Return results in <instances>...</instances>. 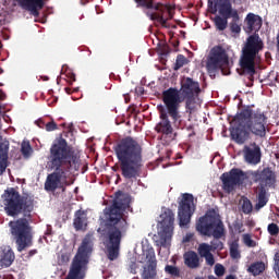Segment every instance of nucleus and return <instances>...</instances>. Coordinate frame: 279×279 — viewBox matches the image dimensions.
<instances>
[{
    "instance_id": "f257e3e1",
    "label": "nucleus",
    "mask_w": 279,
    "mask_h": 279,
    "mask_svg": "<svg viewBox=\"0 0 279 279\" xmlns=\"http://www.w3.org/2000/svg\"><path fill=\"white\" fill-rule=\"evenodd\" d=\"M2 204L7 217L16 219L9 222L10 233L15 242L17 252H24L34 245V233H32V213H34V199L32 196H23L16 189L9 187L2 194Z\"/></svg>"
},
{
    "instance_id": "f03ea898",
    "label": "nucleus",
    "mask_w": 279,
    "mask_h": 279,
    "mask_svg": "<svg viewBox=\"0 0 279 279\" xmlns=\"http://www.w3.org/2000/svg\"><path fill=\"white\" fill-rule=\"evenodd\" d=\"M48 167L53 172L46 178L45 191L53 193L61 189L62 193H64L66 186L73 184V181H69L71 171L80 170V156L75 153L73 146H69L64 137L57 138L51 145Z\"/></svg>"
},
{
    "instance_id": "7ed1b4c3",
    "label": "nucleus",
    "mask_w": 279,
    "mask_h": 279,
    "mask_svg": "<svg viewBox=\"0 0 279 279\" xmlns=\"http://www.w3.org/2000/svg\"><path fill=\"white\" fill-rule=\"evenodd\" d=\"M199 93H202L199 82L189 76L181 78L180 89L177 87H169L162 92V102L174 125L184 128V124H182V114H180V106L185 101V110L191 117L196 110L195 104L196 99L199 97Z\"/></svg>"
},
{
    "instance_id": "20e7f679",
    "label": "nucleus",
    "mask_w": 279,
    "mask_h": 279,
    "mask_svg": "<svg viewBox=\"0 0 279 279\" xmlns=\"http://www.w3.org/2000/svg\"><path fill=\"white\" fill-rule=\"evenodd\" d=\"M117 196L113 204L106 213L104 220L102 234L107 236V256L109 260H117L119 258V250L121 247V239L123 232L128 231V220L123 218V211L126 210L130 199L128 196L121 194Z\"/></svg>"
},
{
    "instance_id": "39448f33",
    "label": "nucleus",
    "mask_w": 279,
    "mask_h": 279,
    "mask_svg": "<svg viewBox=\"0 0 279 279\" xmlns=\"http://www.w3.org/2000/svg\"><path fill=\"white\" fill-rule=\"evenodd\" d=\"M124 180H136L143 171V145L132 136L120 140L113 147Z\"/></svg>"
},
{
    "instance_id": "423d86ee",
    "label": "nucleus",
    "mask_w": 279,
    "mask_h": 279,
    "mask_svg": "<svg viewBox=\"0 0 279 279\" xmlns=\"http://www.w3.org/2000/svg\"><path fill=\"white\" fill-rule=\"evenodd\" d=\"M235 121L238 126L231 131V138L238 145L248 141L251 134L259 138L267 136V116L260 109L254 111L247 106L235 117Z\"/></svg>"
},
{
    "instance_id": "0eeeda50",
    "label": "nucleus",
    "mask_w": 279,
    "mask_h": 279,
    "mask_svg": "<svg viewBox=\"0 0 279 279\" xmlns=\"http://www.w3.org/2000/svg\"><path fill=\"white\" fill-rule=\"evenodd\" d=\"M196 230L203 236L214 238L209 244L211 252H215V250H223V242L219 239H223V236H226V227L215 209L207 210V213L198 219L196 222Z\"/></svg>"
},
{
    "instance_id": "6e6552de",
    "label": "nucleus",
    "mask_w": 279,
    "mask_h": 279,
    "mask_svg": "<svg viewBox=\"0 0 279 279\" xmlns=\"http://www.w3.org/2000/svg\"><path fill=\"white\" fill-rule=\"evenodd\" d=\"M248 178L251 182L254 184H258L256 189L257 193V204L255 208L260 210V208H265L269 198L267 197V192L269 189H276V183L278 182V175L274 168L265 167L263 169H257L248 172Z\"/></svg>"
},
{
    "instance_id": "1a4fd4ad",
    "label": "nucleus",
    "mask_w": 279,
    "mask_h": 279,
    "mask_svg": "<svg viewBox=\"0 0 279 279\" xmlns=\"http://www.w3.org/2000/svg\"><path fill=\"white\" fill-rule=\"evenodd\" d=\"M263 49H265V43L258 33H254L246 38L242 48L240 65L244 73L251 75V77L256 75V58Z\"/></svg>"
},
{
    "instance_id": "9d476101",
    "label": "nucleus",
    "mask_w": 279,
    "mask_h": 279,
    "mask_svg": "<svg viewBox=\"0 0 279 279\" xmlns=\"http://www.w3.org/2000/svg\"><path fill=\"white\" fill-rule=\"evenodd\" d=\"M206 69L211 77H216L219 71H221L222 75H230V57L223 45H217L211 48Z\"/></svg>"
},
{
    "instance_id": "9b49d317",
    "label": "nucleus",
    "mask_w": 279,
    "mask_h": 279,
    "mask_svg": "<svg viewBox=\"0 0 279 279\" xmlns=\"http://www.w3.org/2000/svg\"><path fill=\"white\" fill-rule=\"evenodd\" d=\"M137 3V8H145V10H155V12H147L150 21H156L161 24V27L169 29L171 25L168 21L173 19V13L162 3H154L155 0H134Z\"/></svg>"
},
{
    "instance_id": "f8f14e48",
    "label": "nucleus",
    "mask_w": 279,
    "mask_h": 279,
    "mask_svg": "<svg viewBox=\"0 0 279 279\" xmlns=\"http://www.w3.org/2000/svg\"><path fill=\"white\" fill-rule=\"evenodd\" d=\"M215 12L218 10V14H220L213 20L218 32L228 29V19H239V11L232 8L230 0H215Z\"/></svg>"
},
{
    "instance_id": "ddd939ff",
    "label": "nucleus",
    "mask_w": 279,
    "mask_h": 279,
    "mask_svg": "<svg viewBox=\"0 0 279 279\" xmlns=\"http://www.w3.org/2000/svg\"><path fill=\"white\" fill-rule=\"evenodd\" d=\"M160 231H159V245L161 247H167L171 243L173 236V223H175V214L173 210L167 208L160 215Z\"/></svg>"
},
{
    "instance_id": "4468645a",
    "label": "nucleus",
    "mask_w": 279,
    "mask_h": 279,
    "mask_svg": "<svg viewBox=\"0 0 279 279\" xmlns=\"http://www.w3.org/2000/svg\"><path fill=\"white\" fill-rule=\"evenodd\" d=\"M195 198L193 194L185 193L179 203V223L181 227L189 226L191 223V217L195 213Z\"/></svg>"
},
{
    "instance_id": "2eb2a0df",
    "label": "nucleus",
    "mask_w": 279,
    "mask_h": 279,
    "mask_svg": "<svg viewBox=\"0 0 279 279\" xmlns=\"http://www.w3.org/2000/svg\"><path fill=\"white\" fill-rule=\"evenodd\" d=\"M222 189L225 193H232L235 186H241L245 180V172L239 168H233L229 172L221 174Z\"/></svg>"
},
{
    "instance_id": "dca6fc26",
    "label": "nucleus",
    "mask_w": 279,
    "mask_h": 279,
    "mask_svg": "<svg viewBox=\"0 0 279 279\" xmlns=\"http://www.w3.org/2000/svg\"><path fill=\"white\" fill-rule=\"evenodd\" d=\"M146 265L143 267L141 278L142 279H156L158 278V262L156 260V252L154 248L146 251Z\"/></svg>"
},
{
    "instance_id": "f3484780",
    "label": "nucleus",
    "mask_w": 279,
    "mask_h": 279,
    "mask_svg": "<svg viewBox=\"0 0 279 279\" xmlns=\"http://www.w3.org/2000/svg\"><path fill=\"white\" fill-rule=\"evenodd\" d=\"M160 121L155 126V131L162 136H171L173 134V126L169 120V110L161 109L159 113Z\"/></svg>"
},
{
    "instance_id": "a211bd4d",
    "label": "nucleus",
    "mask_w": 279,
    "mask_h": 279,
    "mask_svg": "<svg viewBox=\"0 0 279 279\" xmlns=\"http://www.w3.org/2000/svg\"><path fill=\"white\" fill-rule=\"evenodd\" d=\"M17 5L35 17L40 16V10L45 8V0H15Z\"/></svg>"
},
{
    "instance_id": "6ab92c4d",
    "label": "nucleus",
    "mask_w": 279,
    "mask_h": 279,
    "mask_svg": "<svg viewBox=\"0 0 279 279\" xmlns=\"http://www.w3.org/2000/svg\"><path fill=\"white\" fill-rule=\"evenodd\" d=\"M246 32L252 34V32H259L260 27H263V17L260 15H256L254 13H248L245 17Z\"/></svg>"
},
{
    "instance_id": "aec40b11",
    "label": "nucleus",
    "mask_w": 279,
    "mask_h": 279,
    "mask_svg": "<svg viewBox=\"0 0 279 279\" xmlns=\"http://www.w3.org/2000/svg\"><path fill=\"white\" fill-rule=\"evenodd\" d=\"M213 246L208 243H201L197 248L198 256L205 258L206 265L213 267L215 265V255H213Z\"/></svg>"
},
{
    "instance_id": "412c9836",
    "label": "nucleus",
    "mask_w": 279,
    "mask_h": 279,
    "mask_svg": "<svg viewBox=\"0 0 279 279\" xmlns=\"http://www.w3.org/2000/svg\"><path fill=\"white\" fill-rule=\"evenodd\" d=\"M73 226L76 231L86 230V228H88V216L86 211L82 209L75 211Z\"/></svg>"
},
{
    "instance_id": "4be33fe9",
    "label": "nucleus",
    "mask_w": 279,
    "mask_h": 279,
    "mask_svg": "<svg viewBox=\"0 0 279 279\" xmlns=\"http://www.w3.org/2000/svg\"><path fill=\"white\" fill-rule=\"evenodd\" d=\"M244 158L250 165H258L260 162V147L255 146L253 149L245 146Z\"/></svg>"
},
{
    "instance_id": "5701e85b",
    "label": "nucleus",
    "mask_w": 279,
    "mask_h": 279,
    "mask_svg": "<svg viewBox=\"0 0 279 279\" xmlns=\"http://www.w3.org/2000/svg\"><path fill=\"white\" fill-rule=\"evenodd\" d=\"M16 256L14 255V251H12V247L4 246L2 251L0 252V265L1 267H10L12 263H14V259Z\"/></svg>"
},
{
    "instance_id": "b1692460",
    "label": "nucleus",
    "mask_w": 279,
    "mask_h": 279,
    "mask_svg": "<svg viewBox=\"0 0 279 279\" xmlns=\"http://www.w3.org/2000/svg\"><path fill=\"white\" fill-rule=\"evenodd\" d=\"M184 265L189 267V269H197L199 268V255L195 251H187L183 254Z\"/></svg>"
},
{
    "instance_id": "393cba45",
    "label": "nucleus",
    "mask_w": 279,
    "mask_h": 279,
    "mask_svg": "<svg viewBox=\"0 0 279 279\" xmlns=\"http://www.w3.org/2000/svg\"><path fill=\"white\" fill-rule=\"evenodd\" d=\"M8 151H10L9 142H0V168L8 169Z\"/></svg>"
},
{
    "instance_id": "a878e982",
    "label": "nucleus",
    "mask_w": 279,
    "mask_h": 279,
    "mask_svg": "<svg viewBox=\"0 0 279 279\" xmlns=\"http://www.w3.org/2000/svg\"><path fill=\"white\" fill-rule=\"evenodd\" d=\"M239 247V239L229 242V254L232 260L241 259V250Z\"/></svg>"
},
{
    "instance_id": "bb28decb",
    "label": "nucleus",
    "mask_w": 279,
    "mask_h": 279,
    "mask_svg": "<svg viewBox=\"0 0 279 279\" xmlns=\"http://www.w3.org/2000/svg\"><path fill=\"white\" fill-rule=\"evenodd\" d=\"M265 271V263L263 262H256L251 264V266L247 268V272L252 274V276H260Z\"/></svg>"
},
{
    "instance_id": "cd10ccee",
    "label": "nucleus",
    "mask_w": 279,
    "mask_h": 279,
    "mask_svg": "<svg viewBox=\"0 0 279 279\" xmlns=\"http://www.w3.org/2000/svg\"><path fill=\"white\" fill-rule=\"evenodd\" d=\"M34 150L32 149V144L29 142H23L21 145V154L24 158H29L32 156V153Z\"/></svg>"
},
{
    "instance_id": "c85d7f7f",
    "label": "nucleus",
    "mask_w": 279,
    "mask_h": 279,
    "mask_svg": "<svg viewBox=\"0 0 279 279\" xmlns=\"http://www.w3.org/2000/svg\"><path fill=\"white\" fill-rule=\"evenodd\" d=\"M254 210V206L252 205V201H250L247 197L243 198L242 202V213L244 215H250Z\"/></svg>"
},
{
    "instance_id": "c756f323",
    "label": "nucleus",
    "mask_w": 279,
    "mask_h": 279,
    "mask_svg": "<svg viewBox=\"0 0 279 279\" xmlns=\"http://www.w3.org/2000/svg\"><path fill=\"white\" fill-rule=\"evenodd\" d=\"M240 16L238 13V19L232 17V21L230 23V29L232 34H241V25H239Z\"/></svg>"
},
{
    "instance_id": "7c9ffc66",
    "label": "nucleus",
    "mask_w": 279,
    "mask_h": 279,
    "mask_svg": "<svg viewBox=\"0 0 279 279\" xmlns=\"http://www.w3.org/2000/svg\"><path fill=\"white\" fill-rule=\"evenodd\" d=\"M166 274H169V276H172L173 278H180V268L177 266L167 265L165 267Z\"/></svg>"
},
{
    "instance_id": "2f4dec72",
    "label": "nucleus",
    "mask_w": 279,
    "mask_h": 279,
    "mask_svg": "<svg viewBox=\"0 0 279 279\" xmlns=\"http://www.w3.org/2000/svg\"><path fill=\"white\" fill-rule=\"evenodd\" d=\"M242 241L246 247H256V241L252 239V235L250 233H244L242 235Z\"/></svg>"
},
{
    "instance_id": "473e14b6",
    "label": "nucleus",
    "mask_w": 279,
    "mask_h": 279,
    "mask_svg": "<svg viewBox=\"0 0 279 279\" xmlns=\"http://www.w3.org/2000/svg\"><path fill=\"white\" fill-rule=\"evenodd\" d=\"M186 64V57L183 54H178L175 64H174V71H179V69H182Z\"/></svg>"
},
{
    "instance_id": "72a5a7b5",
    "label": "nucleus",
    "mask_w": 279,
    "mask_h": 279,
    "mask_svg": "<svg viewBox=\"0 0 279 279\" xmlns=\"http://www.w3.org/2000/svg\"><path fill=\"white\" fill-rule=\"evenodd\" d=\"M182 125H183V128H180L178 125H174V126L178 128L179 130H184V128H185V130H187L190 132V133H187L189 138H193V136H195V130H194L193 124L185 126L184 121L182 120Z\"/></svg>"
},
{
    "instance_id": "f704fd0d",
    "label": "nucleus",
    "mask_w": 279,
    "mask_h": 279,
    "mask_svg": "<svg viewBox=\"0 0 279 279\" xmlns=\"http://www.w3.org/2000/svg\"><path fill=\"white\" fill-rule=\"evenodd\" d=\"M268 232L270 236H278L279 234V227L276 223L268 225Z\"/></svg>"
},
{
    "instance_id": "c9c22d12",
    "label": "nucleus",
    "mask_w": 279,
    "mask_h": 279,
    "mask_svg": "<svg viewBox=\"0 0 279 279\" xmlns=\"http://www.w3.org/2000/svg\"><path fill=\"white\" fill-rule=\"evenodd\" d=\"M215 274L218 276V278H221V276L226 274V267H223L221 264H216Z\"/></svg>"
},
{
    "instance_id": "e433bc0d",
    "label": "nucleus",
    "mask_w": 279,
    "mask_h": 279,
    "mask_svg": "<svg viewBox=\"0 0 279 279\" xmlns=\"http://www.w3.org/2000/svg\"><path fill=\"white\" fill-rule=\"evenodd\" d=\"M56 130H58L56 121L51 120L50 122H46V132H53Z\"/></svg>"
},
{
    "instance_id": "4c0bfd02",
    "label": "nucleus",
    "mask_w": 279,
    "mask_h": 279,
    "mask_svg": "<svg viewBox=\"0 0 279 279\" xmlns=\"http://www.w3.org/2000/svg\"><path fill=\"white\" fill-rule=\"evenodd\" d=\"M36 125H38V128H40L41 130H46L47 128V121H45V119H39L36 122Z\"/></svg>"
},
{
    "instance_id": "58836bf2",
    "label": "nucleus",
    "mask_w": 279,
    "mask_h": 279,
    "mask_svg": "<svg viewBox=\"0 0 279 279\" xmlns=\"http://www.w3.org/2000/svg\"><path fill=\"white\" fill-rule=\"evenodd\" d=\"M129 269L131 274H136V269H138V264H136V262H131L129 265Z\"/></svg>"
},
{
    "instance_id": "ea45409f",
    "label": "nucleus",
    "mask_w": 279,
    "mask_h": 279,
    "mask_svg": "<svg viewBox=\"0 0 279 279\" xmlns=\"http://www.w3.org/2000/svg\"><path fill=\"white\" fill-rule=\"evenodd\" d=\"M36 254H38V250H36V248L31 250V251L28 252L27 257H28V258H32V256H36Z\"/></svg>"
},
{
    "instance_id": "a19ab883",
    "label": "nucleus",
    "mask_w": 279,
    "mask_h": 279,
    "mask_svg": "<svg viewBox=\"0 0 279 279\" xmlns=\"http://www.w3.org/2000/svg\"><path fill=\"white\" fill-rule=\"evenodd\" d=\"M69 77H70V84H73V82H75V74L71 73Z\"/></svg>"
},
{
    "instance_id": "79ce46f5",
    "label": "nucleus",
    "mask_w": 279,
    "mask_h": 279,
    "mask_svg": "<svg viewBox=\"0 0 279 279\" xmlns=\"http://www.w3.org/2000/svg\"><path fill=\"white\" fill-rule=\"evenodd\" d=\"M7 95L3 93V90H0V99L1 101H4Z\"/></svg>"
},
{
    "instance_id": "37998d69",
    "label": "nucleus",
    "mask_w": 279,
    "mask_h": 279,
    "mask_svg": "<svg viewBox=\"0 0 279 279\" xmlns=\"http://www.w3.org/2000/svg\"><path fill=\"white\" fill-rule=\"evenodd\" d=\"M276 265L278 267L277 271H276V275H277V278L279 279V258L276 259Z\"/></svg>"
},
{
    "instance_id": "c03bdc74",
    "label": "nucleus",
    "mask_w": 279,
    "mask_h": 279,
    "mask_svg": "<svg viewBox=\"0 0 279 279\" xmlns=\"http://www.w3.org/2000/svg\"><path fill=\"white\" fill-rule=\"evenodd\" d=\"M65 93H68V95H71V87H65Z\"/></svg>"
},
{
    "instance_id": "a18cd8bd",
    "label": "nucleus",
    "mask_w": 279,
    "mask_h": 279,
    "mask_svg": "<svg viewBox=\"0 0 279 279\" xmlns=\"http://www.w3.org/2000/svg\"><path fill=\"white\" fill-rule=\"evenodd\" d=\"M5 169H7V168L1 169V167H0V175H3V173H5Z\"/></svg>"
},
{
    "instance_id": "49530a36",
    "label": "nucleus",
    "mask_w": 279,
    "mask_h": 279,
    "mask_svg": "<svg viewBox=\"0 0 279 279\" xmlns=\"http://www.w3.org/2000/svg\"><path fill=\"white\" fill-rule=\"evenodd\" d=\"M226 279H236L233 275H229L226 277Z\"/></svg>"
},
{
    "instance_id": "de8ad7c7",
    "label": "nucleus",
    "mask_w": 279,
    "mask_h": 279,
    "mask_svg": "<svg viewBox=\"0 0 279 279\" xmlns=\"http://www.w3.org/2000/svg\"><path fill=\"white\" fill-rule=\"evenodd\" d=\"M207 279H217L214 275H209Z\"/></svg>"
},
{
    "instance_id": "09e8293b",
    "label": "nucleus",
    "mask_w": 279,
    "mask_h": 279,
    "mask_svg": "<svg viewBox=\"0 0 279 279\" xmlns=\"http://www.w3.org/2000/svg\"><path fill=\"white\" fill-rule=\"evenodd\" d=\"M46 82L49 80V77L48 76H45V78H44Z\"/></svg>"
},
{
    "instance_id": "8fccbe9b",
    "label": "nucleus",
    "mask_w": 279,
    "mask_h": 279,
    "mask_svg": "<svg viewBox=\"0 0 279 279\" xmlns=\"http://www.w3.org/2000/svg\"><path fill=\"white\" fill-rule=\"evenodd\" d=\"M1 73H3V69L0 68V75H1Z\"/></svg>"
},
{
    "instance_id": "3c124183",
    "label": "nucleus",
    "mask_w": 279,
    "mask_h": 279,
    "mask_svg": "<svg viewBox=\"0 0 279 279\" xmlns=\"http://www.w3.org/2000/svg\"><path fill=\"white\" fill-rule=\"evenodd\" d=\"M63 128H64V125H66L65 123H63V124H61Z\"/></svg>"
},
{
    "instance_id": "603ef678",
    "label": "nucleus",
    "mask_w": 279,
    "mask_h": 279,
    "mask_svg": "<svg viewBox=\"0 0 279 279\" xmlns=\"http://www.w3.org/2000/svg\"><path fill=\"white\" fill-rule=\"evenodd\" d=\"M0 86H3V84H0Z\"/></svg>"
}]
</instances>
